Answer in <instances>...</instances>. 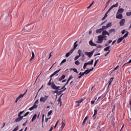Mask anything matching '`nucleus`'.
Here are the masks:
<instances>
[{"label":"nucleus","mask_w":131,"mask_h":131,"mask_svg":"<svg viewBox=\"0 0 131 131\" xmlns=\"http://www.w3.org/2000/svg\"><path fill=\"white\" fill-rule=\"evenodd\" d=\"M129 34V33L127 32L125 34L123 35V36L119 38L117 41V43H120V42H121L123 40L124 38H125V37H127V36H128Z\"/></svg>","instance_id":"nucleus-1"},{"label":"nucleus","mask_w":131,"mask_h":131,"mask_svg":"<svg viewBox=\"0 0 131 131\" xmlns=\"http://www.w3.org/2000/svg\"><path fill=\"white\" fill-rule=\"evenodd\" d=\"M51 88L53 90H57V91H60L61 90V86H57L56 85V84H55V82L52 81V84L51 85Z\"/></svg>","instance_id":"nucleus-2"},{"label":"nucleus","mask_w":131,"mask_h":131,"mask_svg":"<svg viewBox=\"0 0 131 131\" xmlns=\"http://www.w3.org/2000/svg\"><path fill=\"white\" fill-rule=\"evenodd\" d=\"M103 40H104V39H103L102 35H100L98 36V41L96 42L97 43H102Z\"/></svg>","instance_id":"nucleus-3"},{"label":"nucleus","mask_w":131,"mask_h":131,"mask_svg":"<svg viewBox=\"0 0 131 131\" xmlns=\"http://www.w3.org/2000/svg\"><path fill=\"white\" fill-rule=\"evenodd\" d=\"M81 53H82V51L81 50L79 49L78 51V53L79 54V55H77L74 58V60L76 61L79 57H81Z\"/></svg>","instance_id":"nucleus-4"},{"label":"nucleus","mask_w":131,"mask_h":131,"mask_svg":"<svg viewBox=\"0 0 131 131\" xmlns=\"http://www.w3.org/2000/svg\"><path fill=\"white\" fill-rule=\"evenodd\" d=\"M48 98H49V96L45 95L44 97H41L40 98V102H42V103H45L46 101L48 100Z\"/></svg>","instance_id":"nucleus-5"},{"label":"nucleus","mask_w":131,"mask_h":131,"mask_svg":"<svg viewBox=\"0 0 131 131\" xmlns=\"http://www.w3.org/2000/svg\"><path fill=\"white\" fill-rule=\"evenodd\" d=\"M22 119H23V116H18V117L15 120L14 122L15 123H17V122L21 121Z\"/></svg>","instance_id":"nucleus-6"},{"label":"nucleus","mask_w":131,"mask_h":131,"mask_svg":"<svg viewBox=\"0 0 131 131\" xmlns=\"http://www.w3.org/2000/svg\"><path fill=\"white\" fill-rule=\"evenodd\" d=\"M123 17V16H122V14L121 13L117 14V12L116 16V19H122Z\"/></svg>","instance_id":"nucleus-7"},{"label":"nucleus","mask_w":131,"mask_h":131,"mask_svg":"<svg viewBox=\"0 0 131 131\" xmlns=\"http://www.w3.org/2000/svg\"><path fill=\"white\" fill-rule=\"evenodd\" d=\"M60 71H61V69H59L57 71H56L55 72H54L51 75L50 78H52L53 76L56 75V74H57V73H58V72H60Z\"/></svg>","instance_id":"nucleus-8"},{"label":"nucleus","mask_w":131,"mask_h":131,"mask_svg":"<svg viewBox=\"0 0 131 131\" xmlns=\"http://www.w3.org/2000/svg\"><path fill=\"white\" fill-rule=\"evenodd\" d=\"M124 23H125V19L124 18L122 19L119 22L120 26H123L124 25Z\"/></svg>","instance_id":"nucleus-9"},{"label":"nucleus","mask_w":131,"mask_h":131,"mask_svg":"<svg viewBox=\"0 0 131 131\" xmlns=\"http://www.w3.org/2000/svg\"><path fill=\"white\" fill-rule=\"evenodd\" d=\"M67 90V88H64L63 90H61L60 91H57V96H60V95H62V93H63V92H65V91H66Z\"/></svg>","instance_id":"nucleus-10"},{"label":"nucleus","mask_w":131,"mask_h":131,"mask_svg":"<svg viewBox=\"0 0 131 131\" xmlns=\"http://www.w3.org/2000/svg\"><path fill=\"white\" fill-rule=\"evenodd\" d=\"M85 55H86V56H88L89 58H91L92 56H93V54L91 52H85Z\"/></svg>","instance_id":"nucleus-11"},{"label":"nucleus","mask_w":131,"mask_h":131,"mask_svg":"<svg viewBox=\"0 0 131 131\" xmlns=\"http://www.w3.org/2000/svg\"><path fill=\"white\" fill-rule=\"evenodd\" d=\"M123 12H124V9L119 8L117 13V14H122Z\"/></svg>","instance_id":"nucleus-12"},{"label":"nucleus","mask_w":131,"mask_h":131,"mask_svg":"<svg viewBox=\"0 0 131 131\" xmlns=\"http://www.w3.org/2000/svg\"><path fill=\"white\" fill-rule=\"evenodd\" d=\"M113 79H114V77H112L110 80L108 82V87L107 89L109 88V86L111 85V83H112V81H113Z\"/></svg>","instance_id":"nucleus-13"},{"label":"nucleus","mask_w":131,"mask_h":131,"mask_svg":"<svg viewBox=\"0 0 131 131\" xmlns=\"http://www.w3.org/2000/svg\"><path fill=\"white\" fill-rule=\"evenodd\" d=\"M89 45H90L91 47H97V44L94 43L92 40L89 41Z\"/></svg>","instance_id":"nucleus-14"},{"label":"nucleus","mask_w":131,"mask_h":131,"mask_svg":"<svg viewBox=\"0 0 131 131\" xmlns=\"http://www.w3.org/2000/svg\"><path fill=\"white\" fill-rule=\"evenodd\" d=\"M65 77H66V75H62L61 77L57 79V80H58V81H61V80H63V79H64Z\"/></svg>","instance_id":"nucleus-15"},{"label":"nucleus","mask_w":131,"mask_h":131,"mask_svg":"<svg viewBox=\"0 0 131 131\" xmlns=\"http://www.w3.org/2000/svg\"><path fill=\"white\" fill-rule=\"evenodd\" d=\"M37 117V115L36 114H34L32 118L31 122H33L35 119H36V118Z\"/></svg>","instance_id":"nucleus-16"},{"label":"nucleus","mask_w":131,"mask_h":131,"mask_svg":"<svg viewBox=\"0 0 131 131\" xmlns=\"http://www.w3.org/2000/svg\"><path fill=\"white\" fill-rule=\"evenodd\" d=\"M110 48H111V46H107L106 48L104 49V52H109L110 50Z\"/></svg>","instance_id":"nucleus-17"},{"label":"nucleus","mask_w":131,"mask_h":131,"mask_svg":"<svg viewBox=\"0 0 131 131\" xmlns=\"http://www.w3.org/2000/svg\"><path fill=\"white\" fill-rule=\"evenodd\" d=\"M88 119H89V116H87L85 117V118L83 120V123H82L83 125H84V124H85V122H86V121L88 120Z\"/></svg>","instance_id":"nucleus-18"},{"label":"nucleus","mask_w":131,"mask_h":131,"mask_svg":"<svg viewBox=\"0 0 131 131\" xmlns=\"http://www.w3.org/2000/svg\"><path fill=\"white\" fill-rule=\"evenodd\" d=\"M52 94H56V99H57V98H58V91L57 90H55V91H52Z\"/></svg>","instance_id":"nucleus-19"},{"label":"nucleus","mask_w":131,"mask_h":131,"mask_svg":"<svg viewBox=\"0 0 131 131\" xmlns=\"http://www.w3.org/2000/svg\"><path fill=\"white\" fill-rule=\"evenodd\" d=\"M86 64H87V65H93V64H94V59H91L90 61L86 62Z\"/></svg>","instance_id":"nucleus-20"},{"label":"nucleus","mask_w":131,"mask_h":131,"mask_svg":"<svg viewBox=\"0 0 131 131\" xmlns=\"http://www.w3.org/2000/svg\"><path fill=\"white\" fill-rule=\"evenodd\" d=\"M112 0H108L106 2L105 7H104V9H103V11H105V10L106 9V8H107V7H108V6H109V3H110V2H112Z\"/></svg>","instance_id":"nucleus-21"},{"label":"nucleus","mask_w":131,"mask_h":131,"mask_svg":"<svg viewBox=\"0 0 131 131\" xmlns=\"http://www.w3.org/2000/svg\"><path fill=\"white\" fill-rule=\"evenodd\" d=\"M107 93H108V90H107V91L101 95V99H103V98H105Z\"/></svg>","instance_id":"nucleus-22"},{"label":"nucleus","mask_w":131,"mask_h":131,"mask_svg":"<svg viewBox=\"0 0 131 131\" xmlns=\"http://www.w3.org/2000/svg\"><path fill=\"white\" fill-rule=\"evenodd\" d=\"M62 125H61L60 128H61V129H63V128H64V127H65V125H66V123H65V120L62 121Z\"/></svg>","instance_id":"nucleus-23"},{"label":"nucleus","mask_w":131,"mask_h":131,"mask_svg":"<svg viewBox=\"0 0 131 131\" xmlns=\"http://www.w3.org/2000/svg\"><path fill=\"white\" fill-rule=\"evenodd\" d=\"M77 41H76L75 43H74V47L73 49H75V50H76V48L78 46V44H77Z\"/></svg>","instance_id":"nucleus-24"},{"label":"nucleus","mask_w":131,"mask_h":131,"mask_svg":"<svg viewBox=\"0 0 131 131\" xmlns=\"http://www.w3.org/2000/svg\"><path fill=\"white\" fill-rule=\"evenodd\" d=\"M103 30L102 29V28H100L99 29H97L96 31V33H101V32H102Z\"/></svg>","instance_id":"nucleus-25"},{"label":"nucleus","mask_w":131,"mask_h":131,"mask_svg":"<svg viewBox=\"0 0 131 131\" xmlns=\"http://www.w3.org/2000/svg\"><path fill=\"white\" fill-rule=\"evenodd\" d=\"M109 33H115L116 32V30L115 29H112L111 30H109L108 31Z\"/></svg>","instance_id":"nucleus-26"},{"label":"nucleus","mask_w":131,"mask_h":131,"mask_svg":"<svg viewBox=\"0 0 131 131\" xmlns=\"http://www.w3.org/2000/svg\"><path fill=\"white\" fill-rule=\"evenodd\" d=\"M28 26H29V25L25 26V30L27 32L29 31V28L28 27Z\"/></svg>","instance_id":"nucleus-27"},{"label":"nucleus","mask_w":131,"mask_h":131,"mask_svg":"<svg viewBox=\"0 0 131 131\" xmlns=\"http://www.w3.org/2000/svg\"><path fill=\"white\" fill-rule=\"evenodd\" d=\"M58 102H59L58 105L60 104L59 107H61L62 106V100H60V98H58Z\"/></svg>","instance_id":"nucleus-28"},{"label":"nucleus","mask_w":131,"mask_h":131,"mask_svg":"<svg viewBox=\"0 0 131 131\" xmlns=\"http://www.w3.org/2000/svg\"><path fill=\"white\" fill-rule=\"evenodd\" d=\"M51 81H52V78H50V79L49 82L47 84L48 85H51V86H52V84L53 83V81H52V82Z\"/></svg>","instance_id":"nucleus-29"},{"label":"nucleus","mask_w":131,"mask_h":131,"mask_svg":"<svg viewBox=\"0 0 131 131\" xmlns=\"http://www.w3.org/2000/svg\"><path fill=\"white\" fill-rule=\"evenodd\" d=\"M71 70H73V71H74V72H75L77 74L78 73V71H77L76 68H72V69H71Z\"/></svg>","instance_id":"nucleus-30"},{"label":"nucleus","mask_w":131,"mask_h":131,"mask_svg":"<svg viewBox=\"0 0 131 131\" xmlns=\"http://www.w3.org/2000/svg\"><path fill=\"white\" fill-rule=\"evenodd\" d=\"M23 97H24V94H20L16 98L18 100H20V99L21 98H23Z\"/></svg>","instance_id":"nucleus-31"},{"label":"nucleus","mask_w":131,"mask_h":131,"mask_svg":"<svg viewBox=\"0 0 131 131\" xmlns=\"http://www.w3.org/2000/svg\"><path fill=\"white\" fill-rule=\"evenodd\" d=\"M43 122H45V114L42 115V124L43 125Z\"/></svg>","instance_id":"nucleus-32"},{"label":"nucleus","mask_w":131,"mask_h":131,"mask_svg":"<svg viewBox=\"0 0 131 131\" xmlns=\"http://www.w3.org/2000/svg\"><path fill=\"white\" fill-rule=\"evenodd\" d=\"M127 32H128V31H126V30L124 29V30H123L122 31H121V33L122 34H124V33H127Z\"/></svg>","instance_id":"nucleus-33"},{"label":"nucleus","mask_w":131,"mask_h":131,"mask_svg":"<svg viewBox=\"0 0 131 131\" xmlns=\"http://www.w3.org/2000/svg\"><path fill=\"white\" fill-rule=\"evenodd\" d=\"M101 36H102L103 40H107V36H106V35H101Z\"/></svg>","instance_id":"nucleus-34"},{"label":"nucleus","mask_w":131,"mask_h":131,"mask_svg":"<svg viewBox=\"0 0 131 131\" xmlns=\"http://www.w3.org/2000/svg\"><path fill=\"white\" fill-rule=\"evenodd\" d=\"M106 34H107V30H104V31H102L101 35H106Z\"/></svg>","instance_id":"nucleus-35"},{"label":"nucleus","mask_w":131,"mask_h":131,"mask_svg":"<svg viewBox=\"0 0 131 131\" xmlns=\"http://www.w3.org/2000/svg\"><path fill=\"white\" fill-rule=\"evenodd\" d=\"M25 111H20L18 113V116H21V115H22V114H23V113H24V112Z\"/></svg>","instance_id":"nucleus-36"},{"label":"nucleus","mask_w":131,"mask_h":131,"mask_svg":"<svg viewBox=\"0 0 131 131\" xmlns=\"http://www.w3.org/2000/svg\"><path fill=\"white\" fill-rule=\"evenodd\" d=\"M107 28H108L107 26H103L101 29H102V31H104V30H106V29H107Z\"/></svg>","instance_id":"nucleus-37"},{"label":"nucleus","mask_w":131,"mask_h":131,"mask_svg":"<svg viewBox=\"0 0 131 131\" xmlns=\"http://www.w3.org/2000/svg\"><path fill=\"white\" fill-rule=\"evenodd\" d=\"M111 26H112V23H109L106 25V27H107V28H109V27H111Z\"/></svg>","instance_id":"nucleus-38"},{"label":"nucleus","mask_w":131,"mask_h":131,"mask_svg":"<svg viewBox=\"0 0 131 131\" xmlns=\"http://www.w3.org/2000/svg\"><path fill=\"white\" fill-rule=\"evenodd\" d=\"M98 62H99V59H97L95 61L94 67H96V66H97V64H98Z\"/></svg>","instance_id":"nucleus-39"},{"label":"nucleus","mask_w":131,"mask_h":131,"mask_svg":"<svg viewBox=\"0 0 131 131\" xmlns=\"http://www.w3.org/2000/svg\"><path fill=\"white\" fill-rule=\"evenodd\" d=\"M75 65H77V66H78V65H79V64H80V62H79V61L78 60H76L75 62Z\"/></svg>","instance_id":"nucleus-40"},{"label":"nucleus","mask_w":131,"mask_h":131,"mask_svg":"<svg viewBox=\"0 0 131 131\" xmlns=\"http://www.w3.org/2000/svg\"><path fill=\"white\" fill-rule=\"evenodd\" d=\"M83 102V99H80L78 101H76V103H79L80 104V103H82Z\"/></svg>","instance_id":"nucleus-41"},{"label":"nucleus","mask_w":131,"mask_h":131,"mask_svg":"<svg viewBox=\"0 0 131 131\" xmlns=\"http://www.w3.org/2000/svg\"><path fill=\"white\" fill-rule=\"evenodd\" d=\"M118 68H119V66H117L116 68H115L113 70V71H116V70H117V69H118Z\"/></svg>","instance_id":"nucleus-42"},{"label":"nucleus","mask_w":131,"mask_h":131,"mask_svg":"<svg viewBox=\"0 0 131 131\" xmlns=\"http://www.w3.org/2000/svg\"><path fill=\"white\" fill-rule=\"evenodd\" d=\"M113 7H114V8H117V7H118V2H117L116 4L113 5Z\"/></svg>","instance_id":"nucleus-43"},{"label":"nucleus","mask_w":131,"mask_h":131,"mask_svg":"<svg viewBox=\"0 0 131 131\" xmlns=\"http://www.w3.org/2000/svg\"><path fill=\"white\" fill-rule=\"evenodd\" d=\"M131 63V59L128 61V62H127V63H125L122 67H124V66H125V65H126V64H130Z\"/></svg>","instance_id":"nucleus-44"},{"label":"nucleus","mask_w":131,"mask_h":131,"mask_svg":"<svg viewBox=\"0 0 131 131\" xmlns=\"http://www.w3.org/2000/svg\"><path fill=\"white\" fill-rule=\"evenodd\" d=\"M72 78H73V76H72V75H71L69 78L68 79V81H70V80H71V79H72Z\"/></svg>","instance_id":"nucleus-45"},{"label":"nucleus","mask_w":131,"mask_h":131,"mask_svg":"<svg viewBox=\"0 0 131 131\" xmlns=\"http://www.w3.org/2000/svg\"><path fill=\"white\" fill-rule=\"evenodd\" d=\"M94 5V1L92 2V3L87 7V9H90L91 7H92Z\"/></svg>","instance_id":"nucleus-46"},{"label":"nucleus","mask_w":131,"mask_h":131,"mask_svg":"<svg viewBox=\"0 0 131 131\" xmlns=\"http://www.w3.org/2000/svg\"><path fill=\"white\" fill-rule=\"evenodd\" d=\"M84 72L85 74H86V75L89 74V73H90V71L89 69L86 70Z\"/></svg>","instance_id":"nucleus-47"},{"label":"nucleus","mask_w":131,"mask_h":131,"mask_svg":"<svg viewBox=\"0 0 131 131\" xmlns=\"http://www.w3.org/2000/svg\"><path fill=\"white\" fill-rule=\"evenodd\" d=\"M71 54H70V52H68L67 53H66V57L67 58H68V57H69Z\"/></svg>","instance_id":"nucleus-48"},{"label":"nucleus","mask_w":131,"mask_h":131,"mask_svg":"<svg viewBox=\"0 0 131 131\" xmlns=\"http://www.w3.org/2000/svg\"><path fill=\"white\" fill-rule=\"evenodd\" d=\"M30 112H27V113H26L24 116L23 117H26V116H27V115H28V114H29Z\"/></svg>","instance_id":"nucleus-49"},{"label":"nucleus","mask_w":131,"mask_h":131,"mask_svg":"<svg viewBox=\"0 0 131 131\" xmlns=\"http://www.w3.org/2000/svg\"><path fill=\"white\" fill-rule=\"evenodd\" d=\"M28 123V120H26V122L23 124V126H25Z\"/></svg>","instance_id":"nucleus-50"},{"label":"nucleus","mask_w":131,"mask_h":131,"mask_svg":"<svg viewBox=\"0 0 131 131\" xmlns=\"http://www.w3.org/2000/svg\"><path fill=\"white\" fill-rule=\"evenodd\" d=\"M59 121H60L58 120V121L56 122V124H55V126H54V128H56L57 127V125H58V124H59Z\"/></svg>","instance_id":"nucleus-51"},{"label":"nucleus","mask_w":131,"mask_h":131,"mask_svg":"<svg viewBox=\"0 0 131 131\" xmlns=\"http://www.w3.org/2000/svg\"><path fill=\"white\" fill-rule=\"evenodd\" d=\"M126 16H131V11L129 12H127L126 13Z\"/></svg>","instance_id":"nucleus-52"},{"label":"nucleus","mask_w":131,"mask_h":131,"mask_svg":"<svg viewBox=\"0 0 131 131\" xmlns=\"http://www.w3.org/2000/svg\"><path fill=\"white\" fill-rule=\"evenodd\" d=\"M18 128H19V125L16 126V127L13 130V131H17Z\"/></svg>","instance_id":"nucleus-53"},{"label":"nucleus","mask_w":131,"mask_h":131,"mask_svg":"<svg viewBox=\"0 0 131 131\" xmlns=\"http://www.w3.org/2000/svg\"><path fill=\"white\" fill-rule=\"evenodd\" d=\"M52 113H53V111L51 110L50 112H49L48 113V116H50V115H51V114H52Z\"/></svg>","instance_id":"nucleus-54"},{"label":"nucleus","mask_w":131,"mask_h":131,"mask_svg":"<svg viewBox=\"0 0 131 131\" xmlns=\"http://www.w3.org/2000/svg\"><path fill=\"white\" fill-rule=\"evenodd\" d=\"M84 74H85V73L84 72H80L79 74V75H81L82 76H83V75H84Z\"/></svg>","instance_id":"nucleus-55"},{"label":"nucleus","mask_w":131,"mask_h":131,"mask_svg":"<svg viewBox=\"0 0 131 131\" xmlns=\"http://www.w3.org/2000/svg\"><path fill=\"white\" fill-rule=\"evenodd\" d=\"M93 120H96V119H97V115H93Z\"/></svg>","instance_id":"nucleus-56"},{"label":"nucleus","mask_w":131,"mask_h":131,"mask_svg":"<svg viewBox=\"0 0 131 131\" xmlns=\"http://www.w3.org/2000/svg\"><path fill=\"white\" fill-rule=\"evenodd\" d=\"M32 107H33V108H34V109H36V108H37L38 106L35 103H34Z\"/></svg>","instance_id":"nucleus-57"},{"label":"nucleus","mask_w":131,"mask_h":131,"mask_svg":"<svg viewBox=\"0 0 131 131\" xmlns=\"http://www.w3.org/2000/svg\"><path fill=\"white\" fill-rule=\"evenodd\" d=\"M98 114V111L97 110H94V113L93 115H97Z\"/></svg>","instance_id":"nucleus-58"},{"label":"nucleus","mask_w":131,"mask_h":131,"mask_svg":"<svg viewBox=\"0 0 131 131\" xmlns=\"http://www.w3.org/2000/svg\"><path fill=\"white\" fill-rule=\"evenodd\" d=\"M112 112H115V105H114L113 106V108H112Z\"/></svg>","instance_id":"nucleus-59"},{"label":"nucleus","mask_w":131,"mask_h":131,"mask_svg":"<svg viewBox=\"0 0 131 131\" xmlns=\"http://www.w3.org/2000/svg\"><path fill=\"white\" fill-rule=\"evenodd\" d=\"M116 97H118V96H120L119 92H118V91H117L116 92Z\"/></svg>","instance_id":"nucleus-60"},{"label":"nucleus","mask_w":131,"mask_h":131,"mask_svg":"<svg viewBox=\"0 0 131 131\" xmlns=\"http://www.w3.org/2000/svg\"><path fill=\"white\" fill-rule=\"evenodd\" d=\"M74 51H75V49L74 48H73L70 51V53L71 54H72V53H73V52H74Z\"/></svg>","instance_id":"nucleus-61"},{"label":"nucleus","mask_w":131,"mask_h":131,"mask_svg":"<svg viewBox=\"0 0 131 131\" xmlns=\"http://www.w3.org/2000/svg\"><path fill=\"white\" fill-rule=\"evenodd\" d=\"M67 60L66 59H64L61 61V64H64L66 62Z\"/></svg>","instance_id":"nucleus-62"},{"label":"nucleus","mask_w":131,"mask_h":131,"mask_svg":"<svg viewBox=\"0 0 131 131\" xmlns=\"http://www.w3.org/2000/svg\"><path fill=\"white\" fill-rule=\"evenodd\" d=\"M86 66H88V65L85 62L83 65V69H85L86 68Z\"/></svg>","instance_id":"nucleus-63"},{"label":"nucleus","mask_w":131,"mask_h":131,"mask_svg":"<svg viewBox=\"0 0 131 131\" xmlns=\"http://www.w3.org/2000/svg\"><path fill=\"white\" fill-rule=\"evenodd\" d=\"M100 109H101V107L100 106H97L96 107H95V110H97L98 111V110H100Z\"/></svg>","instance_id":"nucleus-64"}]
</instances>
